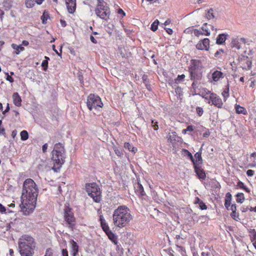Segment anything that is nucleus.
I'll return each mask as SVG.
<instances>
[{"instance_id":"nucleus-1","label":"nucleus","mask_w":256,"mask_h":256,"mask_svg":"<svg viewBox=\"0 0 256 256\" xmlns=\"http://www.w3.org/2000/svg\"><path fill=\"white\" fill-rule=\"evenodd\" d=\"M38 189L34 180L31 178L26 179L23 184L21 204V212L24 216L32 213L36 208Z\"/></svg>"},{"instance_id":"nucleus-2","label":"nucleus","mask_w":256,"mask_h":256,"mask_svg":"<svg viewBox=\"0 0 256 256\" xmlns=\"http://www.w3.org/2000/svg\"><path fill=\"white\" fill-rule=\"evenodd\" d=\"M114 225L119 228H123L128 225L132 220L130 210L124 205L118 206L112 214Z\"/></svg>"},{"instance_id":"nucleus-3","label":"nucleus","mask_w":256,"mask_h":256,"mask_svg":"<svg viewBox=\"0 0 256 256\" xmlns=\"http://www.w3.org/2000/svg\"><path fill=\"white\" fill-rule=\"evenodd\" d=\"M36 248V242L32 236L24 234L19 238L18 251L21 256H34Z\"/></svg>"},{"instance_id":"nucleus-4","label":"nucleus","mask_w":256,"mask_h":256,"mask_svg":"<svg viewBox=\"0 0 256 256\" xmlns=\"http://www.w3.org/2000/svg\"><path fill=\"white\" fill-rule=\"evenodd\" d=\"M203 66L200 60H192L188 72L190 74V79L193 81H200L202 79L203 74Z\"/></svg>"},{"instance_id":"nucleus-5","label":"nucleus","mask_w":256,"mask_h":256,"mask_svg":"<svg viewBox=\"0 0 256 256\" xmlns=\"http://www.w3.org/2000/svg\"><path fill=\"white\" fill-rule=\"evenodd\" d=\"M95 12L98 17L102 20L107 21L110 18V8L104 0H98Z\"/></svg>"},{"instance_id":"nucleus-6","label":"nucleus","mask_w":256,"mask_h":256,"mask_svg":"<svg viewBox=\"0 0 256 256\" xmlns=\"http://www.w3.org/2000/svg\"><path fill=\"white\" fill-rule=\"evenodd\" d=\"M86 190L88 194L96 202H100L102 200L101 192L98 186L94 183L86 184Z\"/></svg>"},{"instance_id":"nucleus-7","label":"nucleus","mask_w":256,"mask_h":256,"mask_svg":"<svg viewBox=\"0 0 256 256\" xmlns=\"http://www.w3.org/2000/svg\"><path fill=\"white\" fill-rule=\"evenodd\" d=\"M86 105L88 108L92 110L93 109L102 108L104 104L100 96L94 94H90L86 100Z\"/></svg>"},{"instance_id":"nucleus-8","label":"nucleus","mask_w":256,"mask_h":256,"mask_svg":"<svg viewBox=\"0 0 256 256\" xmlns=\"http://www.w3.org/2000/svg\"><path fill=\"white\" fill-rule=\"evenodd\" d=\"M64 218L68 228L73 231L76 226V219L72 208L66 207L64 209Z\"/></svg>"},{"instance_id":"nucleus-9","label":"nucleus","mask_w":256,"mask_h":256,"mask_svg":"<svg viewBox=\"0 0 256 256\" xmlns=\"http://www.w3.org/2000/svg\"><path fill=\"white\" fill-rule=\"evenodd\" d=\"M66 151L64 146L60 143H57L54 145L52 151V160H64L66 157Z\"/></svg>"},{"instance_id":"nucleus-10","label":"nucleus","mask_w":256,"mask_h":256,"mask_svg":"<svg viewBox=\"0 0 256 256\" xmlns=\"http://www.w3.org/2000/svg\"><path fill=\"white\" fill-rule=\"evenodd\" d=\"M208 94H209L210 96L208 97H206L205 98L209 100L208 102L209 104L214 105L218 108H222L223 107L222 100L218 94L210 91H208Z\"/></svg>"},{"instance_id":"nucleus-11","label":"nucleus","mask_w":256,"mask_h":256,"mask_svg":"<svg viewBox=\"0 0 256 256\" xmlns=\"http://www.w3.org/2000/svg\"><path fill=\"white\" fill-rule=\"evenodd\" d=\"M194 172L200 180H204L206 174L202 164V161H192Z\"/></svg>"},{"instance_id":"nucleus-12","label":"nucleus","mask_w":256,"mask_h":256,"mask_svg":"<svg viewBox=\"0 0 256 256\" xmlns=\"http://www.w3.org/2000/svg\"><path fill=\"white\" fill-rule=\"evenodd\" d=\"M47 168L48 170H52L54 172H58L62 165L64 164V161H48Z\"/></svg>"},{"instance_id":"nucleus-13","label":"nucleus","mask_w":256,"mask_h":256,"mask_svg":"<svg viewBox=\"0 0 256 256\" xmlns=\"http://www.w3.org/2000/svg\"><path fill=\"white\" fill-rule=\"evenodd\" d=\"M210 40L208 38H204L200 40L196 44V48L198 50H208L210 49Z\"/></svg>"},{"instance_id":"nucleus-14","label":"nucleus","mask_w":256,"mask_h":256,"mask_svg":"<svg viewBox=\"0 0 256 256\" xmlns=\"http://www.w3.org/2000/svg\"><path fill=\"white\" fill-rule=\"evenodd\" d=\"M167 138L168 142L173 144L177 142H179L182 140L181 138L178 136L175 132L169 133L167 136Z\"/></svg>"},{"instance_id":"nucleus-15","label":"nucleus","mask_w":256,"mask_h":256,"mask_svg":"<svg viewBox=\"0 0 256 256\" xmlns=\"http://www.w3.org/2000/svg\"><path fill=\"white\" fill-rule=\"evenodd\" d=\"M65 2L68 12L73 14L76 10V0H65Z\"/></svg>"},{"instance_id":"nucleus-16","label":"nucleus","mask_w":256,"mask_h":256,"mask_svg":"<svg viewBox=\"0 0 256 256\" xmlns=\"http://www.w3.org/2000/svg\"><path fill=\"white\" fill-rule=\"evenodd\" d=\"M134 188L136 194L140 198L146 196V193L142 185L139 182L136 183L134 185Z\"/></svg>"},{"instance_id":"nucleus-17","label":"nucleus","mask_w":256,"mask_h":256,"mask_svg":"<svg viewBox=\"0 0 256 256\" xmlns=\"http://www.w3.org/2000/svg\"><path fill=\"white\" fill-rule=\"evenodd\" d=\"M211 72L212 78L214 82H217L224 78V74L221 71L214 70L213 72L211 71Z\"/></svg>"},{"instance_id":"nucleus-18","label":"nucleus","mask_w":256,"mask_h":256,"mask_svg":"<svg viewBox=\"0 0 256 256\" xmlns=\"http://www.w3.org/2000/svg\"><path fill=\"white\" fill-rule=\"evenodd\" d=\"M248 230L249 234L250 242H252L253 246L256 249V230L254 228H250Z\"/></svg>"},{"instance_id":"nucleus-19","label":"nucleus","mask_w":256,"mask_h":256,"mask_svg":"<svg viewBox=\"0 0 256 256\" xmlns=\"http://www.w3.org/2000/svg\"><path fill=\"white\" fill-rule=\"evenodd\" d=\"M100 221L101 227L105 233L110 231V227H109L108 224L106 222V221L105 219L104 218L102 215H100Z\"/></svg>"},{"instance_id":"nucleus-20","label":"nucleus","mask_w":256,"mask_h":256,"mask_svg":"<svg viewBox=\"0 0 256 256\" xmlns=\"http://www.w3.org/2000/svg\"><path fill=\"white\" fill-rule=\"evenodd\" d=\"M12 100L14 104L17 106H20L22 105V99L18 92H14L12 94Z\"/></svg>"},{"instance_id":"nucleus-21","label":"nucleus","mask_w":256,"mask_h":256,"mask_svg":"<svg viewBox=\"0 0 256 256\" xmlns=\"http://www.w3.org/2000/svg\"><path fill=\"white\" fill-rule=\"evenodd\" d=\"M180 154L184 158L194 160L192 154L186 149H182L180 151Z\"/></svg>"},{"instance_id":"nucleus-22","label":"nucleus","mask_w":256,"mask_h":256,"mask_svg":"<svg viewBox=\"0 0 256 256\" xmlns=\"http://www.w3.org/2000/svg\"><path fill=\"white\" fill-rule=\"evenodd\" d=\"M232 198V194L230 192H227L226 194L224 206L227 210H229V208L231 206V200Z\"/></svg>"},{"instance_id":"nucleus-23","label":"nucleus","mask_w":256,"mask_h":256,"mask_svg":"<svg viewBox=\"0 0 256 256\" xmlns=\"http://www.w3.org/2000/svg\"><path fill=\"white\" fill-rule=\"evenodd\" d=\"M108 238L116 245L118 244V238L110 230L106 233Z\"/></svg>"},{"instance_id":"nucleus-24","label":"nucleus","mask_w":256,"mask_h":256,"mask_svg":"<svg viewBox=\"0 0 256 256\" xmlns=\"http://www.w3.org/2000/svg\"><path fill=\"white\" fill-rule=\"evenodd\" d=\"M11 46L12 48L15 50L14 53L16 54H19L20 52L24 50V47H23L21 44L17 45L15 44H12Z\"/></svg>"},{"instance_id":"nucleus-25","label":"nucleus","mask_w":256,"mask_h":256,"mask_svg":"<svg viewBox=\"0 0 256 256\" xmlns=\"http://www.w3.org/2000/svg\"><path fill=\"white\" fill-rule=\"evenodd\" d=\"M235 109L236 112L238 114H243L244 115H246L247 114V111L246 108L239 104H236Z\"/></svg>"},{"instance_id":"nucleus-26","label":"nucleus","mask_w":256,"mask_h":256,"mask_svg":"<svg viewBox=\"0 0 256 256\" xmlns=\"http://www.w3.org/2000/svg\"><path fill=\"white\" fill-rule=\"evenodd\" d=\"M124 148L134 154L136 153L137 151V148L134 147L130 142H125L124 144Z\"/></svg>"},{"instance_id":"nucleus-27","label":"nucleus","mask_w":256,"mask_h":256,"mask_svg":"<svg viewBox=\"0 0 256 256\" xmlns=\"http://www.w3.org/2000/svg\"><path fill=\"white\" fill-rule=\"evenodd\" d=\"M226 40V35L224 34H220L218 36V37L216 38V42L217 44H222Z\"/></svg>"},{"instance_id":"nucleus-28","label":"nucleus","mask_w":256,"mask_h":256,"mask_svg":"<svg viewBox=\"0 0 256 256\" xmlns=\"http://www.w3.org/2000/svg\"><path fill=\"white\" fill-rule=\"evenodd\" d=\"M70 243L72 244V248L74 252V256H75L76 254H77L78 252V246L77 244V243L74 240H71Z\"/></svg>"},{"instance_id":"nucleus-29","label":"nucleus","mask_w":256,"mask_h":256,"mask_svg":"<svg viewBox=\"0 0 256 256\" xmlns=\"http://www.w3.org/2000/svg\"><path fill=\"white\" fill-rule=\"evenodd\" d=\"M236 201L238 203L242 204L245 200L244 194L242 192H238L236 195Z\"/></svg>"},{"instance_id":"nucleus-30","label":"nucleus","mask_w":256,"mask_h":256,"mask_svg":"<svg viewBox=\"0 0 256 256\" xmlns=\"http://www.w3.org/2000/svg\"><path fill=\"white\" fill-rule=\"evenodd\" d=\"M236 187L239 188H241L244 190L246 192L248 193L250 192V190L244 186V184L241 182L239 181L236 184Z\"/></svg>"},{"instance_id":"nucleus-31","label":"nucleus","mask_w":256,"mask_h":256,"mask_svg":"<svg viewBox=\"0 0 256 256\" xmlns=\"http://www.w3.org/2000/svg\"><path fill=\"white\" fill-rule=\"evenodd\" d=\"M36 4L35 0H26L25 6L26 8H32Z\"/></svg>"},{"instance_id":"nucleus-32","label":"nucleus","mask_w":256,"mask_h":256,"mask_svg":"<svg viewBox=\"0 0 256 256\" xmlns=\"http://www.w3.org/2000/svg\"><path fill=\"white\" fill-rule=\"evenodd\" d=\"M222 95L224 98V102L229 97V86H228L227 88H226L222 93Z\"/></svg>"},{"instance_id":"nucleus-33","label":"nucleus","mask_w":256,"mask_h":256,"mask_svg":"<svg viewBox=\"0 0 256 256\" xmlns=\"http://www.w3.org/2000/svg\"><path fill=\"white\" fill-rule=\"evenodd\" d=\"M186 76L184 74L178 75L177 78L174 80L176 84H179L184 81Z\"/></svg>"},{"instance_id":"nucleus-34","label":"nucleus","mask_w":256,"mask_h":256,"mask_svg":"<svg viewBox=\"0 0 256 256\" xmlns=\"http://www.w3.org/2000/svg\"><path fill=\"white\" fill-rule=\"evenodd\" d=\"M20 138L22 140H26L28 138V134L26 130H24L20 132Z\"/></svg>"},{"instance_id":"nucleus-35","label":"nucleus","mask_w":256,"mask_h":256,"mask_svg":"<svg viewBox=\"0 0 256 256\" xmlns=\"http://www.w3.org/2000/svg\"><path fill=\"white\" fill-rule=\"evenodd\" d=\"M158 24L159 21L158 20H155L151 25V30L156 32L158 30Z\"/></svg>"},{"instance_id":"nucleus-36","label":"nucleus","mask_w":256,"mask_h":256,"mask_svg":"<svg viewBox=\"0 0 256 256\" xmlns=\"http://www.w3.org/2000/svg\"><path fill=\"white\" fill-rule=\"evenodd\" d=\"M232 46L239 50L240 48V44L238 40H234L232 42Z\"/></svg>"},{"instance_id":"nucleus-37","label":"nucleus","mask_w":256,"mask_h":256,"mask_svg":"<svg viewBox=\"0 0 256 256\" xmlns=\"http://www.w3.org/2000/svg\"><path fill=\"white\" fill-rule=\"evenodd\" d=\"M49 18L48 14L44 11L43 13L42 16L41 17V19L42 20V22L43 24H46V21Z\"/></svg>"},{"instance_id":"nucleus-38","label":"nucleus","mask_w":256,"mask_h":256,"mask_svg":"<svg viewBox=\"0 0 256 256\" xmlns=\"http://www.w3.org/2000/svg\"><path fill=\"white\" fill-rule=\"evenodd\" d=\"M206 26H207V24L206 23L204 24L202 27V29L204 32H202L204 34L205 36H208L210 35V32L206 28Z\"/></svg>"},{"instance_id":"nucleus-39","label":"nucleus","mask_w":256,"mask_h":256,"mask_svg":"<svg viewBox=\"0 0 256 256\" xmlns=\"http://www.w3.org/2000/svg\"><path fill=\"white\" fill-rule=\"evenodd\" d=\"M194 130L193 126H188L186 128L182 130V134H186L188 132H192Z\"/></svg>"},{"instance_id":"nucleus-40","label":"nucleus","mask_w":256,"mask_h":256,"mask_svg":"<svg viewBox=\"0 0 256 256\" xmlns=\"http://www.w3.org/2000/svg\"><path fill=\"white\" fill-rule=\"evenodd\" d=\"M206 17L208 19L210 20L214 18V15L213 14V10L212 9H210L206 14Z\"/></svg>"},{"instance_id":"nucleus-41","label":"nucleus","mask_w":256,"mask_h":256,"mask_svg":"<svg viewBox=\"0 0 256 256\" xmlns=\"http://www.w3.org/2000/svg\"><path fill=\"white\" fill-rule=\"evenodd\" d=\"M230 216L234 220L236 221H238V220H240L239 214L238 212H236V211L232 212V213L230 214Z\"/></svg>"},{"instance_id":"nucleus-42","label":"nucleus","mask_w":256,"mask_h":256,"mask_svg":"<svg viewBox=\"0 0 256 256\" xmlns=\"http://www.w3.org/2000/svg\"><path fill=\"white\" fill-rule=\"evenodd\" d=\"M192 33L194 34V35L197 37H198L201 35H204L202 32L198 29L192 30Z\"/></svg>"},{"instance_id":"nucleus-43","label":"nucleus","mask_w":256,"mask_h":256,"mask_svg":"<svg viewBox=\"0 0 256 256\" xmlns=\"http://www.w3.org/2000/svg\"><path fill=\"white\" fill-rule=\"evenodd\" d=\"M152 126L154 130H157L158 129V122L154 121V120H152Z\"/></svg>"},{"instance_id":"nucleus-44","label":"nucleus","mask_w":256,"mask_h":256,"mask_svg":"<svg viewBox=\"0 0 256 256\" xmlns=\"http://www.w3.org/2000/svg\"><path fill=\"white\" fill-rule=\"evenodd\" d=\"M196 112L198 116H201L204 113L203 108L201 107L198 106L196 108Z\"/></svg>"},{"instance_id":"nucleus-45","label":"nucleus","mask_w":256,"mask_h":256,"mask_svg":"<svg viewBox=\"0 0 256 256\" xmlns=\"http://www.w3.org/2000/svg\"><path fill=\"white\" fill-rule=\"evenodd\" d=\"M175 92L176 94L178 96L180 97L182 95V90L180 86L177 87L175 89Z\"/></svg>"},{"instance_id":"nucleus-46","label":"nucleus","mask_w":256,"mask_h":256,"mask_svg":"<svg viewBox=\"0 0 256 256\" xmlns=\"http://www.w3.org/2000/svg\"><path fill=\"white\" fill-rule=\"evenodd\" d=\"M42 66L44 70H46L48 68V62L47 60H44L42 61Z\"/></svg>"},{"instance_id":"nucleus-47","label":"nucleus","mask_w":256,"mask_h":256,"mask_svg":"<svg viewBox=\"0 0 256 256\" xmlns=\"http://www.w3.org/2000/svg\"><path fill=\"white\" fill-rule=\"evenodd\" d=\"M199 204V207L202 210H204L207 208V206L206 204L202 200Z\"/></svg>"},{"instance_id":"nucleus-48","label":"nucleus","mask_w":256,"mask_h":256,"mask_svg":"<svg viewBox=\"0 0 256 256\" xmlns=\"http://www.w3.org/2000/svg\"><path fill=\"white\" fill-rule=\"evenodd\" d=\"M194 156L196 160H202V153L200 152H198L195 154Z\"/></svg>"},{"instance_id":"nucleus-49","label":"nucleus","mask_w":256,"mask_h":256,"mask_svg":"<svg viewBox=\"0 0 256 256\" xmlns=\"http://www.w3.org/2000/svg\"><path fill=\"white\" fill-rule=\"evenodd\" d=\"M118 14L122 16V17H124L126 16L125 12L122 9L119 8L118 10Z\"/></svg>"},{"instance_id":"nucleus-50","label":"nucleus","mask_w":256,"mask_h":256,"mask_svg":"<svg viewBox=\"0 0 256 256\" xmlns=\"http://www.w3.org/2000/svg\"><path fill=\"white\" fill-rule=\"evenodd\" d=\"M142 79L143 82L145 84L149 82L148 80V77L147 75L144 74L143 76H142Z\"/></svg>"},{"instance_id":"nucleus-51","label":"nucleus","mask_w":256,"mask_h":256,"mask_svg":"<svg viewBox=\"0 0 256 256\" xmlns=\"http://www.w3.org/2000/svg\"><path fill=\"white\" fill-rule=\"evenodd\" d=\"M254 172L252 170H248L246 171V174L248 176H252L254 175Z\"/></svg>"},{"instance_id":"nucleus-52","label":"nucleus","mask_w":256,"mask_h":256,"mask_svg":"<svg viewBox=\"0 0 256 256\" xmlns=\"http://www.w3.org/2000/svg\"><path fill=\"white\" fill-rule=\"evenodd\" d=\"M224 52V50L222 49H220L214 54V56L218 58L219 54H221L222 53L223 54Z\"/></svg>"},{"instance_id":"nucleus-53","label":"nucleus","mask_w":256,"mask_h":256,"mask_svg":"<svg viewBox=\"0 0 256 256\" xmlns=\"http://www.w3.org/2000/svg\"><path fill=\"white\" fill-rule=\"evenodd\" d=\"M6 209L5 207L1 204H0V212L2 213H5Z\"/></svg>"},{"instance_id":"nucleus-54","label":"nucleus","mask_w":256,"mask_h":256,"mask_svg":"<svg viewBox=\"0 0 256 256\" xmlns=\"http://www.w3.org/2000/svg\"><path fill=\"white\" fill-rule=\"evenodd\" d=\"M230 210H232V212L236 211V204H232L230 206Z\"/></svg>"},{"instance_id":"nucleus-55","label":"nucleus","mask_w":256,"mask_h":256,"mask_svg":"<svg viewBox=\"0 0 256 256\" xmlns=\"http://www.w3.org/2000/svg\"><path fill=\"white\" fill-rule=\"evenodd\" d=\"M62 256H68V252L66 249H62Z\"/></svg>"},{"instance_id":"nucleus-56","label":"nucleus","mask_w":256,"mask_h":256,"mask_svg":"<svg viewBox=\"0 0 256 256\" xmlns=\"http://www.w3.org/2000/svg\"><path fill=\"white\" fill-rule=\"evenodd\" d=\"M6 80L10 82H14V78L10 76H9L8 74H7Z\"/></svg>"},{"instance_id":"nucleus-57","label":"nucleus","mask_w":256,"mask_h":256,"mask_svg":"<svg viewBox=\"0 0 256 256\" xmlns=\"http://www.w3.org/2000/svg\"><path fill=\"white\" fill-rule=\"evenodd\" d=\"M48 146L47 144H45L42 146V150L44 152H46Z\"/></svg>"},{"instance_id":"nucleus-58","label":"nucleus","mask_w":256,"mask_h":256,"mask_svg":"<svg viewBox=\"0 0 256 256\" xmlns=\"http://www.w3.org/2000/svg\"><path fill=\"white\" fill-rule=\"evenodd\" d=\"M60 23L62 26V27H65L66 26V21L63 20H60Z\"/></svg>"},{"instance_id":"nucleus-59","label":"nucleus","mask_w":256,"mask_h":256,"mask_svg":"<svg viewBox=\"0 0 256 256\" xmlns=\"http://www.w3.org/2000/svg\"><path fill=\"white\" fill-rule=\"evenodd\" d=\"M90 40H91V42L94 43V44H97V41L92 36H90Z\"/></svg>"},{"instance_id":"nucleus-60","label":"nucleus","mask_w":256,"mask_h":256,"mask_svg":"<svg viewBox=\"0 0 256 256\" xmlns=\"http://www.w3.org/2000/svg\"><path fill=\"white\" fill-rule=\"evenodd\" d=\"M10 110V106H9V104L8 103L7 104L6 108V110H4V111L2 113L4 114H5L6 112H9Z\"/></svg>"},{"instance_id":"nucleus-61","label":"nucleus","mask_w":256,"mask_h":256,"mask_svg":"<svg viewBox=\"0 0 256 256\" xmlns=\"http://www.w3.org/2000/svg\"><path fill=\"white\" fill-rule=\"evenodd\" d=\"M166 30L169 34H173V30L172 28H166Z\"/></svg>"},{"instance_id":"nucleus-62","label":"nucleus","mask_w":256,"mask_h":256,"mask_svg":"<svg viewBox=\"0 0 256 256\" xmlns=\"http://www.w3.org/2000/svg\"><path fill=\"white\" fill-rule=\"evenodd\" d=\"M198 81H194L192 83V88L193 89H195L196 87V84H197V82H198Z\"/></svg>"},{"instance_id":"nucleus-63","label":"nucleus","mask_w":256,"mask_h":256,"mask_svg":"<svg viewBox=\"0 0 256 256\" xmlns=\"http://www.w3.org/2000/svg\"><path fill=\"white\" fill-rule=\"evenodd\" d=\"M29 44V42L27 40H24L22 42V45L24 46H28Z\"/></svg>"},{"instance_id":"nucleus-64","label":"nucleus","mask_w":256,"mask_h":256,"mask_svg":"<svg viewBox=\"0 0 256 256\" xmlns=\"http://www.w3.org/2000/svg\"><path fill=\"white\" fill-rule=\"evenodd\" d=\"M201 201H202V200H200V199L199 198L196 197V200H195V201H194V204H200V202Z\"/></svg>"}]
</instances>
